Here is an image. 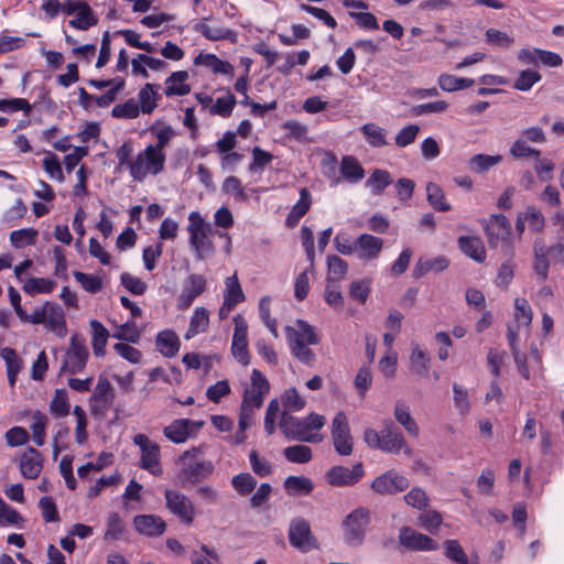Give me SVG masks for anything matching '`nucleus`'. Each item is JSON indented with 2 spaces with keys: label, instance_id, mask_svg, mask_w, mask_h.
Listing matches in <instances>:
<instances>
[{
  "label": "nucleus",
  "instance_id": "f257e3e1",
  "mask_svg": "<svg viewBox=\"0 0 564 564\" xmlns=\"http://www.w3.org/2000/svg\"><path fill=\"white\" fill-rule=\"evenodd\" d=\"M365 443L376 449H380L389 454H399L401 451L406 456H412L413 451L406 445V441L402 432L393 424L392 421H384V427L381 432L368 427L364 432Z\"/></svg>",
  "mask_w": 564,
  "mask_h": 564
},
{
  "label": "nucleus",
  "instance_id": "f03ea898",
  "mask_svg": "<svg viewBox=\"0 0 564 564\" xmlns=\"http://www.w3.org/2000/svg\"><path fill=\"white\" fill-rule=\"evenodd\" d=\"M270 391V383L259 369H253L250 377V384L242 393L240 406L241 426H246L250 419H253L254 412L259 410Z\"/></svg>",
  "mask_w": 564,
  "mask_h": 564
},
{
  "label": "nucleus",
  "instance_id": "7ed1b4c3",
  "mask_svg": "<svg viewBox=\"0 0 564 564\" xmlns=\"http://www.w3.org/2000/svg\"><path fill=\"white\" fill-rule=\"evenodd\" d=\"M188 220L187 231L189 234V245L194 249L196 258L204 260L215 251V246L210 238L213 227L204 220L198 212H192L188 216Z\"/></svg>",
  "mask_w": 564,
  "mask_h": 564
},
{
  "label": "nucleus",
  "instance_id": "20e7f679",
  "mask_svg": "<svg viewBox=\"0 0 564 564\" xmlns=\"http://www.w3.org/2000/svg\"><path fill=\"white\" fill-rule=\"evenodd\" d=\"M199 448H192L186 451L180 458L182 467L177 473V482L186 487L187 485H195L207 478L214 470V465L209 460H198L197 454Z\"/></svg>",
  "mask_w": 564,
  "mask_h": 564
},
{
  "label": "nucleus",
  "instance_id": "39448f33",
  "mask_svg": "<svg viewBox=\"0 0 564 564\" xmlns=\"http://www.w3.org/2000/svg\"><path fill=\"white\" fill-rule=\"evenodd\" d=\"M484 230L490 248H498L502 243V251L506 257L512 258L514 254V245L512 238V228L509 219L503 214H494L485 221Z\"/></svg>",
  "mask_w": 564,
  "mask_h": 564
},
{
  "label": "nucleus",
  "instance_id": "423d86ee",
  "mask_svg": "<svg viewBox=\"0 0 564 564\" xmlns=\"http://www.w3.org/2000/svg\"><path fill=\"white\" fill-rule=\"evenodd\" d=\"M165 154L148 145L129 164L130 174L135 181H142L148 174L156 175L164 169Z\"/></svg>",
  "mask_w": 564,
  "mask_h": 564
},
{
  "label": "nucleus",
  "instance_id": "0eeeda50",
  "mask_svg": "<svg viewBox=\"0 0 564 564\" xmlns=\"http://www.w3.org/2000/svg\"><path fill=\"white\" fill-rule=\"evenodd\" d=\"M88 357L89 351L86 346L85 337L80 334H74L70 337L61 371H67L72 375L82 372L87 364Z\"/></svg>",
  "mask_w": 564,
  "mask_h": 564
},
{
  "label": "nucleus",
  "instance_id": "6e6552de",
  "mask_svg": "<svg viewBox=\"0 0 564 564\" xmlns=\"http://www.w3.org/2000/svg\"><path fill=\"white\" fill-rule=\"evenodd\" d=\"M370 522V512L364 507L352 510L344 520V539L348 544H360L366 535Z\"/></svg>",
  "mask_w": 564,
  "mask_h": 564
},
{
  "label": "nucleus",
  "instance_id": "1a4fd4ad",
  "mask_svg": "<svg viewBox=\"0 0 564 564\" xmlns=\"http://www.w3.org/2000/svg\"><path fill=\"white\" fill-rule=\"evenodd\" d=\"M332 440L339 455L349 456L352 453L354 440L344 412H338L332 422Z\"/></svg>",
  "mask_w": 564,
  "mask_h": 564
},
{
  "label": "nucleus",
  "instance_id": "9d476101",
  "mask_svg": "<svg viewBox=\"0 0 564 564\" xmlns=\"http://www.w3.org/2000/svg\"><path fill=\"white\" fill-rule=\"evenodd\" d=\"M289 541L292 546L308 552L317 547V541L312 534L311 525L304 518H294L289 527Z\"/></svg>",
  "mask_w": 564,
  "mask_h": 564
},
{
  "label": "nucleus",
  "instance_id": "9b49d317",
  "mask_svg": "<svg viewBox=\"0 0 564 564\" xmlns=\"http://www.w3.org/2000/svg\"><path fill=\"white\" fill-rule=\"evenodd\" d=\"M279 426L289 440L301 442L317 443L322 441V436L307 432L306 421L297 419L286 411H283Z\"/></svg>",
  "mask_w": 564,
  "mask_h": 564
},
{
  "label": "nucleus",
  "instance_id": "f8f14e48",
  "mask_svg": "<svg viewBox=\"0 0 564 564\" xmlns=\"http://www.w3.org/2000/svg\"><path fill=\"white\" fill-rule=\"evenodd\" d=\"M133 443L141 449L140 467L152 475L160 476L162 468L160 466V446L149 440L145 434H137Z\"/></svg>",
  "mask_w": 564,
  "mask_h": 564
},
{
  "label": "nucleus",
  "instance_id": "ddd939ff",
  "mask_svg": "<svg viewBox=\"0 0 564 564\" xmlns=\"http://www.w3.org/2000/svg\"><path fill=\"white\" fill-rule=\"evenodd\" d=\"M409 486L410 481L406 477L394 470H388L373 479L371 489L379 495L389 496L402 492L406 490Z\"/></svg>",
  "mask_w": 564,
  "mask_h": 564
},
{
  "label": "nucleus",
  "instance_id": "4468645a",
  "mask_svg": "<svg viewBox=\"0 0 564 564\" xmlns=\"http://www.w3.org/2000/svg\"><path fill=\"white\" fill-rule=\"evenodd\" d=\"M166 508L186 524L194 521L195 508L193 502L182 492L166 489L165 490Z\"/></svg>",
  "mask_w": 564,
  "mask_h": 564
},
{
  "label": "nucleus",
  "instance_id": "2eb2a0df",
  "mask_svg": "<svg viewBox=\"0 0 564 564\" xmlns=\"http://www.w3.org/2000/svg\"><path fill=\"white\" fill-rule=\"evenodd\" d=\"M235 329L232 335L231 352L234 357L242 366L250 364V356L248 351V325L241 315H236L234 318Z\"/></svg>",
  "mask_w": 564,
  "mask_h": 564
},
{
  "label": "nucleus",
  "instance_id": "dca6fc26",
  "mask_svg": "<svg viewBox=\"0 0 564 564\" xmlns=\"http://www.w3.org/2000/svg\"><path fill=\"white\" fill-rule=\"evenodd\" d=\"M207 286V280L204 275L192 273L183 284L182 292L177 299L178 310H187L196 297L202 295Z\"/></svg>",
  "mask_w": 564,
  "mask_h": 564
},
{
  "label": "nucleus",
  "instance_id": "f3484780",
  "mask_svg": "<svg viewBox=\"0 0 564 564\" xmlns=\"http://www.w3.org/2000/svg\"><path fill=\"white\" fill-rule=\"evenodd\" d=\"M203 422L191 421L188 419H178L164 427V436L173 443H184L187 438L195 435L203 426Z\"/></svg>",
  "mask_w": 564,
  "mask_h": 564
},
{
  "label": "nucleus",
  "instance_id": "a211bd4d",
  "mask_svg": "<svg viewBox=\"0 0 564 564\" xmlns=\"http://www.w3.org/2000/svg\"><path fill=\"white\" fill-rule=\"evenodd\" d=\"M362 476L364 468L361 463L354 465L352 468L335 466L326 473L327 481L336 487L352 486L357 484Z\"/></svg>",
  "mask_w": 564,
  "mask_h": 564
},
{
  "label": "nucleus",
  "instance_id": "6ab92c4d",
  "mask_svg": "<svg viewBox=\"0 0 564 564\" xmlns=\"http://www.w3.org/2000/svg\"><path fill=\"white\" fill-rule=\"evenodd\" d=\"M383 248V240L370 234H361L356 238V253L361 261L376 260Z\"/></svg>",
  "mask_w": 564,
  "mask_h": 564
},
{
  "label": "nucleus",
  "instance_id": "aec40b11",
  "mask_svg": "<svg viewBox=\"0 0 564 564\" xmlns=\"http://www.w3.org/2000/svg\"><path fill=\"white\" fill-rule=\"evenodd\" d=\"M399 540L404 547L410 550L431 551L437 547V544L430 536L409 527L401 529Z\"/></svg>",
  "mask_w": 564,
  "mask_h": 564
},
{
  "label": "nucleus",
  "instance_id": "412c9836",
  "mask_svg": "<svg viewBox=\"0 0 564 564\" xmlns=\"http://www.w3.org/2000/svg\"><path fill=\"white\" fill-rule=\"evenodd\" d=\"M297 329L292 326L285 327V336L289 344L299 341L304 345H317L319 337L314 330V327L302 319L296 321Z\"/></svg>",
  "mask_w": 564,
  "mask_h": 564
},
{
  "label": "nucleus",
  "instance_id": "4be33fe9",
  "mask_svg": "<svg viewBox=\"0 0 564 564\" xmlns=\"http://www.w3.org/2000/svg\"><path fill=\"white\" fill-rule=\"evenodd\" d=\"M549 249L543 238L538 237L533 241V270L538 279L543 282L549 278L550 259Z\"/></svg>",
  "mask_w": 564,
  "mask_h": 564
},
{
  "label": "nucleus",
  "instance_id": "5701e85b",
  "mask_svg": "<svg viewBox=\"0 0 564 564\" xmlns=\"http://www.w3.org/2000/svg\"><path fill=\"white\" fill-rule=\"evenodd\" d=\"M134 529L147 536H160L166 530L164 520L155 514H140L133 519Z\"/></svg>",
  "mask_w": 564,
  "mask_h": 564
},
{
  "label": "nucleus",
  "instance_id": "b1692460",
  "mask_svg": "<svg viewBox=\"0 0 564 564\" xmlns=\"http://www.w3.org/2000/svg\"><path fill=\"white\" fill-rule=\"evenodd\" d=\"M19 464L23 477L35 479L41 474L43 458L39 451L33 447H29L21 455Z\"/></svg>",
  "mask_w": 564,
  "mask_h": 564
},
{
  "label": "nucleus",
  "instance_id": "393cba45",
  "mask_svg": "<svg viewBox=\"0 0 564 564\" xmlns=\"http://www.w3.org/2000/svg\"><path fill=\"white\" fill-rule=\"evenodd\" d=\"M431 367V356L417 343H411L410 369L416 376H425Z\"/></svg>",
  "mask_w": 564,
  "mask_h": 564
},
{
  "label": "nucleus",
  "instance_id": "a878e982",
  "mask_svg": "<svg viewBox=\"0 0 564 564\" xmlns=\"http://www.w3.org/2000/svg\"><path fill=\"white\" fill-rule=\"evenodd\" d=\"M393 416L395 421L404 427L406 433L413 437L419 436L420 427L410 412V406L402 400L394 404Z\"/></svg>",
  "mask_w": 564,
  "mask_h": 564
},
{
  "label": "nucleus",
  "instance_id": "bb28decb",
  "mask_svg": "<svg viewBox=\"0 0 564 564\" xmlns=\"http://www.w3.org/2000/svg\"><path fill=\"white\" fill-rule=\"evenodd\" d=\"M459 249L478 263L486 259V250L480 238L475 236H462L458 238Z\"/></svg>",
  "mask_w": 564,
  "mask_h": 564
},
{
  "label": "nucleus",
  "instance_id": "cd10ccee",
  "mask_svg": "<svg viewBox=\"0 0 564 564\" xmlns=\"http://www.w3.org/2000/svg\"><path fill=\"white\" fill-rule=\"evenodd\" d=\"M46 324L48 328L54 332L58 337H64L67 334L66 322L62 307L52 302H46Z\"/></svg>",
  "mask_w": 564,
  "mask_h": 564
},
{
  "label": "nucleus",
  "instance_id": "c85d7f7f",
  "mask_svg": "<svg viewBox=\"0 0 564 564\" xmlns=\"http://www.w3.org/2000/svg\"><path fill=\"white\" fill-rule=\"evenodd\" d=\"M311 205V194L306 187H302L300 189V199L286 216V226L291 228L295 227L300 219L310 210Z\"/></svg>",
  "mask_w": 564,
  "mask_h": 564
},
{
  "label": "nucleus",
  "instance_id": "c756f323",
  "mask_svg": "<svg viewBox=\"0 0 564 564\" xmlns=\"http://www.w3.org/2000/svg\"><path fill=\"white\" fill-rule=\"evenodd\" d=\"M159 85L147 83L138 94V105L143 113H151L158 106L161 96L158 93Z\"/></svg>",
  "mask_w": 564,
  "mask_h": 564
},
{
  "label": "nucleus",
  "instance_id": "7c9ffc66",
  "mask_svg": "<svg viewBox=\"0 0 564 564\" xmlns=\"http://www.w3.org/2000/svg\"><path fill=\"white\" fill-rule=\"evenodd\" d=\"M225 286V307H227V312H230L237 304L245 301V294L236 273L226 279Z\"/></svg>",
  "mask_w": 564,
  "mask_h": 564
},
{
  "label": "nucleus",
  "instance_id": "2f4dec72",
  "mask_svg": "<svg viewBox=\"0 0 564 564\" xmlns=\"http://www.w3.org/2000/svg\"><path fill=\"white\" fill-rule=\"evenodd\" d=\"M188 79V73L186 70H178L171 74L166 78V88L164 90L167 97L172 96H185L189 94L191 87L185 82Z\"/></svg>",
  "mask_w": 564,
  "mask_h": 564
},
{
  "label": "nucleus",
  "instance_id": "473e14b6",
  "mask_svg": "<svg viewBox=\"0 0 564 564\" xmlns=\"http://www.w3.org/2000/svg\"><path fill=\"white\" fill-rule=\"evenodd\" d=\"M449 264V260L445 256H437L435 258H421L416 262L413 274L415 278H421L427 272H442Z\"/></svg>",
  "mask_w": 564,
  "mask_h": 564
},
{
  "label": "nucleus",
  "instance_id": "72a5a7b5",
  "mask_svg": "<svg viewBox=\"0 0 564 564\" xmlns=\"http://www.w3.org/2000/svg\"><path fill=\"white\" fill-rule=\"evenodd\" d=\"M196 65H204L213 70L215 74H224L227 76H234V66L226 61L219 59L215 54H203L200 53L194 59Z\"/></svg>",
  "mask_w": 564,
  "mask_h": 564
},
{
  "label": "nucleus",
  "instance_id": "f704fd0d",
  "mask_svg": "<svg viewBox=\"0 0 564 564\" xmlns=\"http://www.w3.org/2000/svg\"><path fill=\"white\" fill-rule=\"evenodd\" d=\"M6 361L8 382L11 388L15 386L17 377L22 369L23 361L13 348L6 347L0 351Z\"/></svg>",
  "mask_w": 564,
  "mask_h": 564
},
{
  "label": "nucleus",
  "instance_id": "c9c22d12",
  "mask_svg": "<svg viewBox=\"0 0 564 564\" xmlns=\"http://www.w3.org/2000/svg\"><path fill=\"white\" fill-rule=\"evenodd\" d=\"M343 177L349 183H357L365 177V170L356 158L345 155L339 165Z\"/></svg>",
  "mask_w": 564,
  "mask_h": 564
},
{
  "label": "nucleus",
  "instance_id": "e433bc0d",
  "mask_svg": "<svg viewBox=\"0 0 564 564\" xmlns=\"http://www.w3.org/2000/svg\"><path fill=\"white\" fill-rule=\"evenodd\" d=\"M156 348L165 357H174L180 349V338L172 330H163L156 336Z\"/></svg>",
  "mask_w": 564,
  "mask_h": 564
},
{
  "label": "nucleus",
  "instance_id": "4c0bfd02",
  "mask_svg": "<svg viewBox=\"0 0 564 564\" xmlns=\"http://www.w3.org/2000/svg\"><path fill=\"white\" fill-rule=\"evenodd\" d=\"M209 325V312L205 307L195 308L188 329L185 334L186 339H191L199 333H204L207 330Z\"/></svg>",
  "mask_w": 564,
  "mask_h": 564
},
{
  "label": "nucleus",
  "instance_id": "58836bf2",
  "mask_svg": "<svg viewBox=\"0 0 564 564\" xmlns=\"http://www.w3.org/2000/svg\"><path fill=\"white\" fill-rule=\"evenodd\" d=\"M89 325L93 335L91 346L94 354L97 357H101L105 355V347L109 338V332L100 322L96 319L90 321Z\"/></svg>",
  "mask_w": 564,
  "mask_h": 564
},
{
  "label": "nucleus",
  "instance_id": "ea45409f",
  "mask_svg": "<svg viewBox=\"0 0 564 564\" xmlns=\"http://www.w3.org/2000/svg\"><path fill=\"white\" fill-rule=\"evenodd\" d=\"M314 485L312 480L304 476H289L284 480V489L291 496H306L312 492Z\"/></svg>",
  "mask_w": 564,
  "mask_h": 564
},
{
  "label": "nucleus",
  "instance_id": "a19ab883",
  "mask_svg": "<svg viewBox=\"0 0 564 564\" xmlns=\"http://www.w3.org/2000/svg\"><path fill=\"white\" fill-rule=\"evenodd\" d=\"M523 219L527 221L528 228L534 234L543 232L545 228V217L541 210L534 205H528L523 212H521Z\"/></svg>",
  "mask_w": 564,
  "mask_h": 564
},
{
  "label": "nucleus",
  "instance_id": "79ce46f5",
  "mask_svg": "<svg viewBox=\"0 0 564 564\" xmlns=\"http://www.w3.org/2000/svg\"><path fill=\"white\" fill-rule=\"evenodd\" d=\"M98 23V18L95 15L90 7L85 2L77 11V15L69 21V25L78 30H88Z\"/></svg>",
  "mask_w": 564,
  "mask_h": 564
},
{
  "label": "nucleus",
  "instance_id": "37998d69",
  "mask_svg": "<svg viewBox=\"0 0 564 564\" xmlns=\"http://www.w3.org/2000/svg\"><path fill=\"white\" fill-rule=\"evenodd\" d=\"M328 275L327 282L336 283L344 279L348 272V263L338 256L327 257Z\"/></svg>",
  "mask_w": 564,
  "mask_h": 564
},
{
  "label": "nucleus",
  "instance_id": "c03bdc74",
  "mask_svg": "<svg viewBox=\"0 0 564 564\" xmlns=\"http://www.w3.org/2000/svg\"><path fill=\"white\" fill-rule=\"evenodd\" d=\"M367 142L373 148H381L388 144L386 140L387 132L383 128L375 123H366L361 127Z\"/></svg>",
  "mask_w": 564,
  "mask_h": 564
},
{
  "label": "nucleus",
  "instance_id": "a18cd8bd",
  "mask_svg": "<svg viewBox=\"0 0 564 564\" xmlns=\"http://www.w3.org/2000/svg\"><path fill=\"white\" fill-rule=\"evenodd\" d=\"M426 195L430 205L438 212H448L451 205L446 202L443 189L435 183L426 185Z\"/></svg>",
  "mask_w": 564,
  "mask_h": 564
},
{
  "label": "nucleus",
  "instance_id": "49530a36",
  "mask_svg": "<svg viewBox=\"0 0 564 564\" xmlns=\"http://www.w3.org/2000/svg\"><path fill=\"white\" fill-rule=\"evenodd\" d=\"M502 161L501 155L476 154L469 160V169L476 173H484Z\"/></svg>",
  "mask_w": 564,
  "mask_h": 564
},
{
  "label": "nucleus",
  "instance_id": "de8ad7c7",
  "mask_svg": "<svg viewBox=\"0 0 564 564\" xmlns=\"http://www.w3.org/2000/svg\"><path fill=\"white\" fill-rule=\"evenodd\" d=\"M37 235V230L33 228L14 230L10 234V242L17 249L33 246L36 242Z\"/></svg>",
  "mask_w": 564,
  "mask_h": 564
},
{
  "label": "nucleus",
  "instance_id": "09e8293b",
  "mask_svg": "<svg viewBox=\"0 0 564 564\" xmlns=\"http://www.w3.org/2000/svg\"><path fill=\"white\" fill-rule=\"evenodd\" d=\"M69 409L67 391L65 389H57L50 403L51 413L56 417H64L68 415Z\"/></svg>",
  "mask_w": 564,
  "mask_h": 564
},
{
  "label": "nucleus",
  "instance_id": "8fccbe9b",
  "mask_svg": "<svg viewBox=\"0 0 564 564\" xmlns=\"http://www.w3.org/2000/svg\"><path fill=\"white\" fill-rule=\"evenodd\" d=\"M56 283L50 279L31 278L24 283L23 291L29 295L51 293Z\"/></svg>",
  "mask_w": 564,
  "mask_h": 564
},
{
  "label": "nucleus",
  "instance_id": "3c124183",
  "mask_svg": "<svg viewBox=\"0 0 564 564\" xmlns=\"http://www.w3.org/2000/svg\"><path fill=\"white\" fill-rule=\"evenodd\" d=\"M392 183L390 173L386 170H375L366 182L375 195L382 194L383 189Z\"/></svg>",
  "mask_w": 564,
  "mask_h": 564
},
{
  "label": "nucleus",
  "instance_id": "603ef678",
  "mask_svg": "<svg viewBox=\"0 0 564 564\" xmlns=\"http://www.w3.org/2000/svg\"><path fill=\"white\" fill-rule=\"evenodd\" d=\"M285 458L291 463L305 464L312 459V449L306 445H293L284 448Z\"/></svg>",
  "mask_w": 564,
  "mask_h": 564
},
{
  "label": "nucleus",
  "instance_id": "864d4df0",
  "mask_svg": "<svg viewBox=\"0 0 564 564\" xmlns=\"http://www.w3.org/2000/svg\"><path fill=\"white\" fill-rule=\"evenodd\" d=\"M91 398H94V401H101L104 403L113 402L115 390L106 377H99Z\"/></svg>",
  "mask_w": 564,
  "mask_h": 564
},
{
  "label": "nucleus",
  "instance_id": "5fc2aeb1",
  "mask_svg": "<svg viewBox=\"0 0 564 564\" xmlns=\"http://www.w3.org/2000/svg\"><path fill=\"white\" fill-rule=\"evenodd\" d=\"M140 112L139 105L131 98L123 104L116 105L111 110V116L118 119H134Z\"/></svg>",
  "mask_w": 564,
  "mask_h": 564
},
{
  "label": "nucleus",
  "instance_id": "6e6d98bb",
  "mask_svg": "<svg viewBox=\"0 0 564 564\" xmlns=\"http://www.w3.org/2000/svg\"><path fill=\"white\" fill-rule=\"evenodd\" d=\"M195 31L199 32L210 41L227 40L230 39L231 35H234V32L229 29L210 26L206 23L196 24Z\"/></svg>",
  "mask_w": 564,
  "mask_h": 564
},
{
  "label": "nucleus",
  "instance_id": "4d7b16f0",
  "mask_svg": "<svg viewBox=\"0 0 564 564\" xmlns=\"http://www.w3.org/2000/svg\"><path fill=\"white\" fill-rule=\"evenodd\" d=\"M231 485L238 494L246 496L253 491L257 480L251 474L241 473L232 477Z\"/></svg>",
  "mask_w": 564,
  "mask_h": 564
},
{
  "label": "nucleus",
  "instance_id": "13d9d810",
  "mask_svg": "<svg viewBox=\"0 0 564 564\" xmlns=\"http://www.w3.org/2000/svg\"><path fill=\"white\" fill-rule=\"evenodd\" d=\"M236 97L228 93L226 97L218 98L210 107L209 112L220 117H229L236 106Z\"/></svg>",
  "mask_w": 564,
  "mask_h": 564
},
{
  "label": "nucleus",
  "instance_id": "bf43d9fd",
  "mask_svg": "<svg viewBox=\"0 0 564 564\" xmlns=\"http://www.w3.org/2000/svg\"><path fill=\"white\" fill-rule=\"evenodd\" d=\"M73 275L76 279V281L80 283L83 289L87 292L96 293L100 291L102 288V281L99 276L84 273L80 271H74Z\"/></svg>",
  "mask_w": 564,
  "mask_h": 564
},
{
  "label": "nucleus",
  "instance_id": "052dcab7",
  "mask_svg": "<svg viewBox=\"0 0 564 564\" xmlns=\"http://www.w3.org/2000/svg\"><path fill=\"white\" fill-rule=\"evenodd\" d=\"M73 414L76 417V430H75L76 442L79 445H82L87 441V437H88L87 432H86L87 424H88L86 412L84 411V409L82 406L75 405V408L73 410Z\"/></svg>",
  "mask_w": 564,
  "mask_h": 564
},
{
  "label": "nucleus",
  "instance_id": "680f3d73",
  "mask_svg": "<svg viewBox=\"0 0 564 564\" xmlns=\"http://www.w3.org/2000/svg\"><path fill=\"white\" fill-rule=\"evenodd\" d=\"M404 501L412 508L423 510L429 506L430 499L425 490L414 487L404 496Z\"/></svg>",
  "mask_w": 564,
  "mask_h": 564
},
{
  "label": "nucleus",
  "instance_id": "e2e57ef3",
  "mask_svg": "<svg viewBox=\"0 0 564 564\" xmlns=\"http://www.w3.org/2000/svg\"><path fill=\"white\" fill-rule=\"evenodd\" d=\"M444 547H445V555L449 560H452L458 564H469V560L457 540L445 541Z\"/></svg>",
  "mask_w": 564,
  "mask_h": 564
},
{
  "label": "nucleus",
  "instance_id": "0e129e2a",
  "mask_svg": "<svg viewBox=\"0 0 564 564\" xmlns=\"http://www.w3.org/2000/svg\"><path fill=\"white\" fill-rule=\"evenodd\" d=\"M541 80V75L532 69L522 70L514 80L513 87L521 91H528L532 86Z\"/></svg>",
  "mask_w": 564,
  "mask_h": 564
},
{
  "label": "nucleus",
  "instance_id": "69168bd1",
  "mask_svg": "<svg viewBox=\"0 0 564 564\" xmlns=\"http://www.w3.org/2000/svg\"><path fill=\"white\" fill-rule=\"evenodd\" d=\"M124 532V524L120 516L116 512L111 513L107 520L106 540H119Z\"/></svg>",
  "mask_w": 564,
  "mask_h": 564
},
{
  "label": "nucleus",
  "instance_id": "338daca9",
  "mask_svg": "<svg viewBox=\"0 0 564 564\" xmlns=\"http://www.w3.org/2000/svg\"><path fill=\"white\" fill-rule=\"evenodd\" d=\"M292 355L301 362L313 366L316 359L314 351L308 348V345L300 344L299 341L289 344Z\"/></svg>",
  "mask_w": 564,
  "mask_h": 564
},
{
  "label": "nucleus",
  "instance_id": "774afa93",
  "mask_svg": "<svg viewBox=\"0 0 564 564\" xmlns=\"http://www.w3.org/2000/svg\"><path fill=\"white\" fill-rule=\"evenodd\" d=\"M43 167L51 178L57 182L64 181L62 165L55 154L50 153L43 159Z\"/></svg>",
  "mask_w": 564,
  "mask_h": 564
}]
</instances>
